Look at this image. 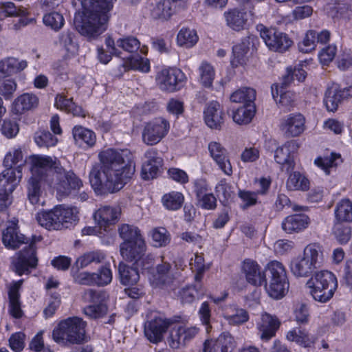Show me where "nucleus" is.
Segmentation results:
<instances>
[{"label": "nucleus", "instance_id": "nucleus-1", "mask_svg": "<svg viewBox=\"0 0 352 352\" xmlns=\"http://www.w3.org/2000/svg\"><path fill=\"white\" fill-rule=\"evenodd\" d=\"M98 157L100 163L93 166L89 173L93 189L98 195L119 191L135 173L133 154L126 149L108 148Z\"/></svg>", "mask_w": 352, "mask_h": 352}, {"label": "nucleus", "instance_id": "nucleus-2", "mask_svg": "<svg viewBox=\"0 0 352 352\" xmlns=\"http://www.w3.org/2000/svg\"><path fill=\"white\" fill-rule=\"evenodd\" d=\"M116 0H82V15L76 16L74 23L82 35L95 38L107 29L108 12Z\"/></svg>", "mask_w": 352, "mask_h": 352}, {"label": "nucleus", "instance_id": "nucleus-3", "mask_svg": "<svg viewBox=\"0 0 352 352\" xmlns=\"http://www.w3.org/2000/svg\"><path fill=\"white\" fill-rule=\"evenodd\" d=\"M31 168L32 176L28 183V197L33 205L40 204V197L42 194L41 183L46 182L54 186V178L50 174L52 157L49 156H34L32 158Z\"/></svg>", "mask_w": 352, "mask_h": 352}, {"label": "nucleus", "instance_id": "nucleus-4", "mask_svg": "<svg viewBox=\"0 0 352 352\" xmlns=\"http://www.w3.org/2000/svg\"><path fill=\"white\" fill-rule=\"evenodd\" d=\"M87 323L78 317L60 321L52 331L54 342L62 346L79 344L85 340Z\"/></svg>", "mask_w": 352, "mask_h": 352}, {"label": "nucleus", "instance_id": "nucleus-5", "mask_svg": "<svg viewBox=\"0 0 352 352\" xmlns=\"http://www.w3.org/2000/svg\"><path fill=\"white\" fill-rule=\"evenodd\" d=\"M322 259L321 247L318 243H310L305 248L302 256L291 261L289 269L294 276L307 278L320 267Z\"/></svg>", "mask_w": 352, "mask_h": 352}, {"label": "nucleus", "instance_id": "nucleus-6", "mask_svg": "<svg viewBox=\"0 0 352 352\" xmlns=\"http://www.w3.org/2000/svg\"><path fill=\"white\" fill-rule=\"evenodd\" d=\"M78 210L76 207L56 206L50 211H43L36 215L38 224L47 230H61L67 228V223L78 220Z\"/></svg>", "mask_w": 352, "mask_h": 352}, {"label": "nucleus", "instance_id": "nucleus-7", "mask_svg": "<svg viewBox=\"0 0 352 352\" xmlns=\"http://www.w3.org/2000/svg\"><path fill=\"white\" fill-rule=\"evenodd\" d=\"M22 152L19 149L8 153L4 158L3 165L6 168L1 173V208H7L12 203V194L19 182L13 166L22 162Z\"/></svg>", "mask_w": 352, "mask_h": 352}, {"label": "nucleus", "instance_id": "nucleus-8", "mask_svg": "<svg viewBox=\"0 0 352 352\" xmlns=\"http://www.w3.org/2000/svg\"><path fill=\"white\" fill-rule=\"evenodd\" d=\"M306 285L315 300L326 302L333 297L338 287V281L332 272L322 270L316 273Z\"/></svg>", "mask_w": 352, "mask_h": 352}, {"label": "nucleus", "instance_id": "nucleus-9", "mask_svg": "<svg viewBox=\"0 0 352 352\" xmlns=\"http://www.w3.org/2000/svg\"><path fill=\"white\" fill-rule=\"evenodd\" d=\"M265 270L269 280L265 286L267 292L273 298H283L289 286L285 266L282 263L274 260L266 265Z\"/></svg>", "mask_w": 352, "mask_h": 352}, {"label": "nucleus", "instance_id": "nucleus-10", "mask_svg": "<svg viewBox=\"0 0 352 352\" xmlns=\"http://www.w3.org/2000/svg\"><path fill=\"white\" fill-rule=\"evenodd\" d=\"M50 174L54 178V186L57 191L69 195L72 190H79L82 186V181L73 173L66 172L56 158L52 157Z\"/></svg>", "mask_w": 352, "mask_h": 352}, {"label": "nucleus", "instance_id": "nucleus-11", "mask_svg": "<svg viewBox=\"0 0 352 352\" xmlns=\"http://www.w3.org/2000/svg\"><path fill=\"white\" fill-rule=\"evenodd\" d=\"M41 240V236H34L28 246L18 252L17 258L13 261L12 264L15 272L19 276L29 274L30 269L36 267L38 258L36 257L35 243Z\"/></svg>", "mask_w": 352, "mask_h": 352}, {"label": "nucleus", "instance_id": "nucleus-12", "mask_svg": "<svg viewBox=\"0 0 352 352\" xmlns=\"http://www.w3.org/2000/svg\"><path fill=\"white\" fill-rule=\"evenodd\" d=\"M82 298L89 303L83 309V313L89 318L98 319L107 314L108 308L105 303V292L88 289L84 292Z\"/></svg>", "mask_w": 352, "mask_h": 352}, {"label": "nucleus", "instance_id": "nucleus-13", "mask_svg": "<svg viewBox=\"0 0 352 352\" xmlns=\"http://www.w3.org/2000/svg\"><path fill=\"white\" fill-rule=\"evenodd\" d=\"M170 129L168 121L157 118L145 123L142 132V142L148 146L158 144L168 133Z\"/></svg>", "mask_w": 352, "mask_h": 352}, {"label": "nucleus", "instance_id": "nucleus-14", "mask_svg": "<svg viewBox=\"0 0 352 352\" xmlns=\"http://www.w3.org/2000/svg\"><path fill=\"white\" fill-rule=\"evenodd\" d=\"M173 321L158 313L151 314L144 324V335L152 343L157 344L164 339V336Z\"/></svg>", "mask_w": 352, "mask_h": 352}, {"label": "nucleus", "instance_id": "nucleus-15", "mask_svg": "<svg viewBox=\"0 0 352 352\" xmlns=\"http://www.w3.org/2000/svg\"><path fill=\"white\" fill-rule=\"evenodd\" d=\"M260 31V35L266 45L272 50L278 52H285L288 50L293 44V41L284 32L275 29H268L260 25L257 28Z\"/></svg>", "mask_w": 352, "mask_h": 352}, {"label": "nucleus", "instance_id": "nucleus-16", "mask_svg": "<svg viewBox=\"0 0 352 352\" xmlns=\"http://www.w3.org/2000/svg\"><path fill=\"white\" fill-rule=\"evenodd\" d=\"M185 79L184 74L177 68L162 69L156 76V81L162 91L174 92L179 90Z\"/></svg>", "mask_w": 352, "mask_h": 352}, {"label": "nucleus", "instance_id": "nucleus-17", "mask_svg": "<svg viewBox=\"0 0 352 352\" xmlns=\"http://www.w3.org/2000/svg\"><path fill=\"white\" fill-rule=\"evenodd\" d=\"M352 97V86L341 88L339 85H329L324 94V103L327 111L334 112L344 100Z\"/></svg>", "mask_w": 352, "mask_h": 352}, {"label": "nucleus", "instance_id": "nucleus-18", "mask_svg": "<svg viewBox=\"0 0 352 352\" xmlns=\"http://www.w3.org/2000/svg\"><path fill=\"white\" fill-rule=\"evenodd\" d=\"M257 40L255 36L250 35L242 39L241 43L233 46L231 59V64L233 67H236L239 65L246 64L250 51L254 50Z\"/></svg>", "mask_w": 352, "mask_h": 352}, {"label": "nucleus", "instance_id": "nucleus-19", "mask_svg": "<svg viewBox=\"0 0 352 352\" xmlns=\"http://www.w3.org/2000/svg\"><path fill=\"white\" fill-rule=\"evenodd\" d=\"M146 160L142 166V177L149 180L157 177L163 165V160L158 155V151L155 148L148 149L144 155Z\"/></svg>", "mask_w": 352, "mask_h": 352}, {"label": "nucleus", "instance_id": "nucleus-20", "mask_svg": "<svg viewBox=\"0 0 352 352\" xmlns=\"http://www.w3.org/2000/svg\"><path fill=\"white\" fill-rule=\"evenodd\" d=\"M280 321L274 315L263 313L256 323L258 335L262 341L267 342L276 336L280 326Z\"/></svg>", "mask_w": 352, "mask_h": 352}, {"label": "nucleus", "instance_id": "nucleus-21", "mask_svg": "<svg viewBox=\"0 0 352 352\" xmlns=\"http://www.w3.org/2000/svg\"><path fill=\"white\" fill-rule=\"evenodd\" d=\"M305 119L300 113H291L280 122V129L287 138L300 135L305 129Z\"/></svg>", "mask_w": 352, "mask_h": 352}, {"label": "nucleus", "instance_id": "nucleus-22", "mask_svg": "<svg viewBox=\"0 0 352 352\" xmlns=\"http://www.w3.org/2000/svg\"><path fill=\"white\" fill-rule=\"evenodd\" d=\"M23 283V280L12 281L6 285L8 296V312L15 318H20L23 315L20 300L19 290Z\"/></svg>", "mask_w": 352, "mask_h": 352}, {"label": "nucleus", "instance_id": "nucleus-23", "mask_svg": "<svg viewBox=\"0 0 352 352\" xmlns=\"http://www.w3.org/2000/svg\"><path fill=\"white\" fill-rule=\"evenodd\" d=\"M18 220L15 218L6 224V230L2 233V241L4 245L12 250L17 249L21 245L28 243V239L18 231Z\"/></svg>", "mask_w": 352, "mask_h": 352}, {"label": "nucleus", "instance_id": "nucleus-24", "mask_svg": "<svg viewBox=\"0 0 352 352\" xmlns=\"http://www.w3.org/2000/svg\"><path fill=\"white\" fill-rule=\"evenodd\" d=\"M210 155L224 174L230 176L232 168L228 151L219 142H211L208 146Z\"/></svg>", "mask_w": 352, "mask_h": 352}, {"label": "nucleus", "instance_id": "nucleus-25", "mask_svg": "<svg viewBox=\"0 0 352 352\" xmlns=\"http://www.w3.org/2000/svg\"><path fill=\"white\" fill-rule=\"evenodd\" d=\"M298 147L295 140H290L275 151L274 160L276 162L282 165L287 173L294 168L295 163L292 154L297 151Z\"/></svg>", "mask_w": 352, "mask_h": 352}, {"label": "nucleus", "instance_id": "nucleus-26", "mask_svg": "<svg viewBox=\"0 0 352 352\" xmlns=\"http://www.w3.org/2000/svg\"><path fill=\"white\" fill-rule=\"evenodd\" d=\"M242 271L248 283L254 286H261L263 284L267 286V275L257 262L250 259L245 260Z\"/></svg>", "mask_w": 352, "mask_h": 352}, {"label": "nucleus", "instance_id": "nucleus-27", "mask_svg": "<svg viewBox=\"0 0 352 352\" xmlns=\"http://www.w3.org/2000/svg\"><path fill=\"white\" fill-rule=\"evenodd\" d=\"M174 279L175 275L171 265L163 261L157 265L149 277L151 284L159 287L169 285Z\"/></svg>", "mask_w": 352, "mask_h": 352}, {"label": "nucleus", "instance_id": "nucleus-28", "mask_svg": "<svg viewBox=\"0 0 352 352\" xmlns=\"http://www.w3.org/2000/svg\"><path fill=\"white\" fill-rule=\"evenodd\" d=\"M121 214L119 206H104L97 210L94 214V219L100 228L106 230L111 225L116 223Z\"/></svg>", "mask_w": 352, "mask_h": 352}, {"label": "nucleus", "instance_id": "nucleus-29", "mask_svg": "<svg viewBox=\"0 0 352 352\" xmlns=\"http://www.w3.org/2000/svg\"><path fill=\"white\" fill-rule=\"evenodd\" d=\"M234 341L228 333H222L217 340H206L203 346L204 352H231Z\"/></svg>", "mask_w": 352, "mask_h": 352}, {"label": "nucleus", "instance_id": "nucleus-30", "mask_svg": "<svg viewBox=\"0 0 352 352\" xmlns=\"http://www.w3.org/2000/svg\"><path fill=\"white\" fill-rule=\"evenodd\" d=\"M204 120L210 129H220L224 123V113L220 104L212 101L208 104L204 111Z\"/></svg>", "mask_w": 352, "mask_h": 352}, {"label": "nucleus", "instance_id": "nucleus-31", "mask_svg": "<svg viewBox=\"0 0 352 352\" xmlns=\"http://www.w3.org/2000/svg\"><path fill=\"white\" fill-rule=\"evenodd\" d=\"M179 0H160L156 3L151 10V14L153 18L167 20L177 10V7L183 8Z\"/></svg>", "mask_w": 352, "mask_h": 352}, {"label": "nucleus", "instance_id": "nucleus-32", "mask_svg": "<svg viewBox=\"0 0 352 352\" xmlns=\"http://www.w3.org/2000/svg\"><path fill=\"white\" fill-rule=\"evenodd\" d=\"M310 221L304 214H295L285 217L281 223L282 229L287 234L298 233L307 228Z\"/></svg>", "mask_w": 352, "mask_h": 352}, {"label": "nucleus", "instance_id": "nucleus-33", "mask_svg": "<svg viewBox=\"0 0 352 352\" xmlns=\"http://www.w3.org/2000/svg\"><path fill=\"white\" fill-rule=\"evenodd\" d=\"M38 98L34 94L25 93L17 97L12 104V111L16 115H21L25 111L37 107Z\"/></svg>", "mask_w": 352, "mask_h": 352}, {"label": "nucleus", "instance_id": "nucleus-34", "mask_svg": "<svg viewBox=\"0 0 352 352\" xmlns=\"http://www.w3.org/2000/svg\"><path fill=\"white\" fill-rule=\"evenodd\" d=\"M146 251L144 240L135 243H122L120 244V254L124 258L131 262H135Z\"/></svg>", "mask_w": 352, "mask_h": 352}, {"label": "nucleus", "instance_id": "nucleus-35", "mask_svg": "<svg viewBox=\"0 0 352 352\" xmlns=\"http://www.w3.org/2000/svg\"><path fill=\"white\" fill-rule=\"evenodd\" d=\"M131 69L147 73L150 71V61L146 58L135 56L122 60L118 66L119 72L121 74Z\"/></svg>", "mask_w": 352, "mask_h": 352}, {"label": "nucleus", "instance_id": "nucleus-36", "mask_svg": "<svg viewBox=\"0 0 352 352\" xmlns=\"http://www.w3.org/2000/svg\"><path fill=\"white\" fill-rule=\"evenodd\" d=\"M72 135L75 143L81 147H93L96 142L95 133L82 126H75L72 129Z\"/></svg>", "mask_w": 352, "mask_h": 352}, {"label": "nucleus", "instance_id": "nucleus-37", "mask_svg": "<svg viewBox=\"0 0 352 352\" xmlns=\"http://www.w3.org/2000/svg\"><path fill=\"white\" fill-rule=\"evenodd\" d=\"M224 16L228 26L235 31L243 30L248 21L247 13L237 9L226 12Z\"/></svg>", "mask_w": 352, "mask_h": 352}, {"label": "nucleus", "instance_id": "nucleus-38", "mask_svg": "<svg viewBox=\"0 0 352 352\" xmlns=\"http://www.w3.org/2000/svg\"><path fill=\"white\" fill-rule=\"evenodd\" d=\"M223 316L230 324L239 325L249 320V314L243 309L235 306H226L223 310Z\"/></svg>", "mask_w": 352, "mask_h": 352}, {"label": "nucleus", "instance_id": "nucleus-39", "mask_svg": "<svg viewBox=\"0 0 352 352\" xmlns=\"http://www.w3.org/2000/svg\"><path fill=\"white\" fill-rule=\"evenodd\" d=\"M286 187L289 190L307 191L309 189V180L298 171L291 173L286 182Z\"/></svg>", "mask_w": 352, "mask_h": 352}, {"label": "nucleus", "instance_id": "nucleus-40", "mask_svg": "<svg viewBox=\"0 0 352 352\" xmlns=\"http://www.w3.org/2000/svg\"><path fill=\"white\" fill-rule=\"evenodd\" d=\"M255 112L254 103H247L246 105H243L234 111L232 118L234 122L239 124H247L252 121Z\"/></svg>", "mask_w": 352, "mask_h": 352}, {"label": "nucleus", "instance_id": "nucleus-41", "mask_svg": "<svg viewBox=\"0 0 352 352\" xmlns=\"http://www.w3.org/2000/svg\"><path fill=\"white\" fill-rule=\"evenodd\" d=\"M272 94L276 102H278L281 107L289 110L291 107L294 106L296 95L292 91H280L279 95L278 86L277 84H273L271 87Z\"/></svg>", "mask_w": 352, "mask_h": 352}, {"label": "nucleus", "instance_id": "nucleus-42", "mask_svg": "<svg viewBox=\"0 0 352 352\" xmlns=\"http://www.w3.org/2000/svg\"><path fill=\"white\" fill-rule=\"evenodd\" d=\"M118 232L124 240L123 243H135L139 240H144L140 230L134 225L122 224L119 227Z\"/></svg>", "mask_w": 352, "mask_h": 352}, {"label": "nucleus", "instance_id": "nucleus-43", "mask_svg": "<svg viewBox=\"0 0 352 352\" xmlns=\"http://www.w3.org/2000/svg\"><path fill=\"white\" fill-rule=\"evenodd\" d=\"M118 271L122 284L133 285L136 283L139 278V272L135 267H131L124 263H120L118 266Z\"/></svg>", "mask_w": 352, "mask_h": 352}, {"label": "nucleus", "instance_id": "nucleus-44", "mask_svg": "<svg viewBox=\"0 0 352 352\" xmlns=\"http://www.w3.org/2000/svg\"><path fill=\"white\" fill-rule=\"evenodd\" d=\"M198 39L196 31L188 28H182L177 36V44L186 48L193 47L197 43Z\"/></svg>", "mask_w": 352, "mask_h": 352}, {"label": "nucleus", "instance_id": "nucleus-45", "mask_svg": "<svg viewBox=\"0 0 352 352\" xmlns=\"http://www.w3.org/2000/svg\"><path fill=\"white\" fill-rule=\"evenodd\" d=\"M56 45H59L67 52L75 54L78 50V44L74 41V33L71 30L61 32L58 37Z\"/></svg>", "mask_w": 352, "mask_h": 352}, {"label": "nucleus", "instance_id": "nucleus-46", "mask_svg": "<svg viewBox=\"0 0 352 352\" xmlns=\"http://www.w3.org/2000/svg\"><path fill=\"white\" fill-rule=\"evenodd\" d=\"M28 64L25 60H19L14 57H9L1 61V73L12 75L23 70Z\"/></svg>", "mask_w": 352, "mask_h": 352}, {"label": "nucleus", "instance_id": "nucleus-47", "mask_svg": "<svg viewBox=\"0 0 352 352\" xmlns=\"http://www.w3.org/2000/svg\"><path fill=\"white\" fill-rule=\"evenodd\" d=\"M336 220L341 222L352 221V203L349 199H342L338 203L335 209Z\"/></svg>", "mask_w": 352, "mask_h": 352}, {"label": "nucleus", "instance_id": "nucleus-48", "mask_svg": "<svg viewBox=\"0 0 352 352\" xmlns=\"http://www.w3.org/2000/svg\"><path fill=\"white\" fill-rule=\"evenodd\" d=\"M256 99V91L250 87H243L234 91L230 96V100L236 103H254Z\"/></svg>", "mask_w": 352, "mask_h": 352}, {"label": "nucleus", "instance_id": "nucleus-49", "mask_svg": "<svg viewBox=\"0 0 352 352\" xmlns=\"http://www.w3.org/2000/svg\"><path fill=\"white\" fill-rule=\"evenodd\" d=\"M286 338L289 341L294 342L305 347L311 343L309 333L301 327H295L289 330L287 333Z\"/></svg>", "mask_w": 352, "mask_h": 352}, {"label": "nucleus", "instance_id": "nucleus-50", "mask_svg": "<svg viewBox=\"0 0 352 352\" xmlns=\"http://www.w3.org/2000/svg\"><path fill=\"white\" fill-rule=\"evenodd\" d=\"M153 245L156 248L166 246L170 241V234L163 227L155 228L151 231Z\"/></svg>", "mask_w": 352, "mask_h": 352}, {"label": "nucleus", "instance_id": "nucleus-51", "mask_svg": "<svg viewBox=\"0 0 352 352\" xmlns=\"http://www.w3.org/2000/svg\"><path fill=\"white\" fill-rule=\"evenodd\" d=\"M164 206L168 210H176L179 209L184 202V196L179 192H170L165 194L162 199Z\"/></svg>", "mask_w": 352, "mask_h": 352}, {"label": "nucleus", "instance_id": "nucleus-52", "mask_svg": "<svg viewBox=\"0 0 352 352\" xmlns=\"http://www.w3.org/2000/svg\"><path fill=\"white\" fill-rule=\"evenodd\" d=\"M200 82L206 87L212 86L215 72L213 67L208 62L204 61L199 67Z\"/></svg>", "mask_w": 352, "mask_h": 352}, {"label": "nucleus", "instance_id": "nucleus-53", "mask_svg": "<svg viewBox=\"0 0 352 352\" xmlns=\"http://www.w3.org/2000/svg\"><path fill=\"white\" fill-rule=\"evenodd\" d=\"M215 192L219 200L224 204L232 199L234 195L233 187L226 179H221L217 184Z\"/></svg>", "mask_w": 352, "mask_h": 352}, {"label": "nucleus", "instance_id": "nucleus-54", "mask_svg": "<svg viewBox=\"0 0 352 352\" xmlns=\"http://www.w3.org/2000/svg\"><path fill=\"white\" fill-rule=\"evenodd\" d=\"M104 259V254L101 252H89L80 256L76 265L78 267L84 268L91 263H100Z\"/></svg>", "mask_w": 352, "mask_h": 352}, {"label": "nucleus", "instance_id": "nucleus-55", "mask_svg": "<svg viewBox=\"0 0 352 352\" xmlns=\"http://www.w3.org/2000/svg\"><path fill=\"white\" fill-rule=\"evenodd\" d=\"M43 21L47 27L50 28L56 32L60 30L65 24L63 16L60 13L55 11L45 14L43 17Z\"/></svg>", "mask_w": 352, "mask_h": 352}, {"label": "nucleus", "instance_id": "nucleus-56", "mask_svg": "<svg viewBox=\"0 0 352 352\" xmlns=\"http://www.w3.org/2000/svg\"><path fill=\"white\" fill-rule=\"evenodd\" d=\"M34 140L35 143L39 147H51L54 146L57 142L58 139L50 131H38L34 133Z\"/></svg>", "mask_w": 352, "mask_h": 352}, {"label": "nucleus", "instance_id": "nucleus-57", "mask_svg": "<svg viewBox=\"0 0 352 352\" xmlns=\"http://www.w3.org/2000/svg\"><path fill=\"white\" fill-rule=\"evenodd\" d=\"M317 32L313 30L307 31L303 40L298 43V49L303 53H309L316 46Z\"/></svg>", "mask_w": 352, "mask_h": 352}, {"label": "nucleus", "instance_id": "nucleus-58", "mask_svg": "<svg viewBox=\"0 0 352 352\" xmlns=\"http://www.w3.org/2000/svg\"><path fill=\"white\" fill-rule=\"evenodd\" d=\"M116 46L129 53L137 52L140 47V43L138 38L129 36L120 38L116 41Z\"/></svg>", "mask_w": 352, "mask_h": 352}, {"label": "nucleus", "instance_id": "nucleus-59", "mask_svg": "<svg viewBox=\"0 0 352 352\" xmlns=\"http://www.w3.org/2000/svg\"><path fill=\"white\" fill-rule=\"evenodd\" d=\"M341 156L340 154L331 153L329 157H318L314 160V164L324 170L327 174H329V168L337 166V160H340Z\"/></svg>", "mask_w": 352, "mask_h": 352}, {"label": "nucleus", "instance_id": "nucleus-60", "mask_svg": "<svg viewBox=\"0 0 352 352\" xmlns=\"http://www.w3.org/2000/svg\"><path fill=\"white\" fill-rule=\"evenodd\" d=\"M294 316L295 321L298 324H307L310 318L307 305L304 303L296 305L294 309Z\"/></svg>", "mask_w": 352, "mask_h": 352}, {"label": "nucleus", "instance_id": "nucleus-61", "mask_svg": "<svg viewBox=\"0 0 352 352\" xmlns=\"http://www.w3.org/2000/svg\"><path fill=\"white\" fill-rule=\"evenodd\" d=\"M333 234L340 243H346L351 238V228L347 225L337 222L333 227Z\"/></svg>", "mask_w": 352, "mask_h": 352}, {"label": "nucleus", "instance_id": "nucleus-62", "mask_svg": "<svg viewBox=\"0 0 352 352\" xmlns=\"http://www.w3.org/2000/svg\"><path fill=\"white\" fill-rule=\"evenodd\" d=\"M196 287L188 286L182 289L181 297L184 302L190 303L204 295V291H199Z\"/></svg>", "mask_w": 352, "mask_h": 352}, {"label": "nucleus", "instance_id": "nucleus-63", "mask_svg": "<svg viewBox=\"0 0 352 352\" xmlns=\"http://www.w3.org/2000/svg\"><path fill=\"white\" fill-rule=\"evenodd\" d=\"M198 315L202 324L205 326L206 331L208 333L211 329V309L208 302H204L198 311Z\"/></svg>", "mask_w": 352, "mask_h": 352}, {"label": "nucleus", "instance_id": "nucleus-64", "mask_svg": "<svg viewBox=\"0 0 352 352\" xmlns=\"http://www.w3.org/2000/svg\"><path fill=\"white\" fill-rule=\"evenodd\" d=\"M96 274V285L104 286L109 284L112 280V272L107 265L102 266Z\"/></svg>", "mask_w": 352, "mask_h": 352}]
</instances>
